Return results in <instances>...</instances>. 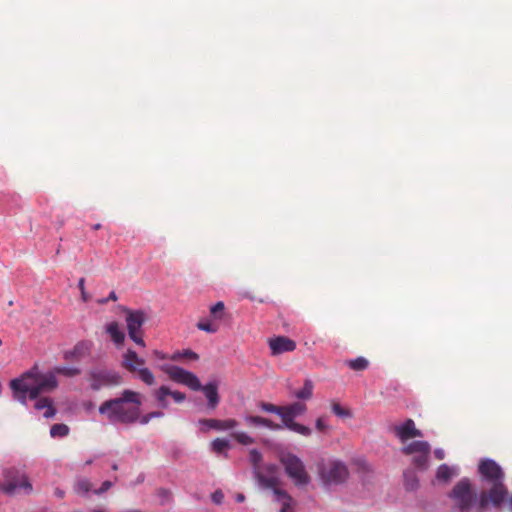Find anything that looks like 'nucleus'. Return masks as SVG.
Listing matches in <instances>:
<instances>
[{"mask_svg": "<svg viewBox=\"0 0 512 512\" xmlns=\"http://www.w3.org/2000/svg\"><path fill=\"white\" fill-rule=\"evenodd\" d=\"M9 386L12 390L13 399L24 406H27V398L35 400L34 408L43 410V417L53 418L57 410L50 397L39 398V395L45 391H52L58 386L56 376L51 373L42 374L37 366L24 372L21 376L10 381Z\"/></svg>", "mask_w": 512, "mask_h": 512, "instance_id": "1", "label": "nucleus"}, {"mask_svg": "<svg viewBox=\"0 0 512 512\" xmlns=\"http://www.w3.org/2000/svg\"><path fill=\"white\" fill-rule=\"evenodd\" d=\"M141 401L139 394L133 390L125 389L120 397L104 401L98 408L101 415L115 424H133L138 421Z\"/></svg>", "mask_w": 512, "mask_h": 512, "instance_id": "2", "label": "nucleus"}, {"mask_svg": "<svg viewBox=\"0 0 512 512\" xmlns=\"http://www.w3.org/2000/svg\"><path fill=\"white\" fill-rule=\"evenodd\" d=\"M447 497L453 502L452 512H487L491 505V498L485 491L476 493L468 477H463L456 482Z\"/></svg>", "mask_w": 512, "mask_h": 512, "instance_id": "3", "label": "nucleus"}, {"mask_svg": "<svg viewBox=\"0 0 512 512\" xmlns=\"http://www.w3.org/2000/svg\"><path fill=\"white\" fill-rule=\"evenodd\" d=\"M478 473L483 482L491 484L487 496L491 498V506L499 508L507 499L508 489L504 483L505 473L502 467L491 458L481 459L478 464Z\"/></svg>", "mask_w": 512, "mask_h": 512, "instance_id": "4", "label": "nucleus"}, {"mask_svg": "<svg viewBox=\"0 0 512 512\" xmlns=\"http://www.w3.org/2000/svg\"><path fill=\"white\" fill-rule=\"evenodd\" d=\"M0 492L7 496L29 495L33 491L32 483L23 468L11 466L2 470Z\"/></svg>", "mask_w": 512, "mask_h": 512, "instance_id": "5", "label": "nucleus"}, {"mask_svg": "<svg viewBox=\"0 0 512 512\" xmlns=\"http://www.w3.org/2000/svg\"><path fill=\"white\" fill-rule=\"evenodd\" d=\"M347 465L338 459H330L327 464L319 466V477L324 487L344 484L349 478Z\"/></svg>", "mask_w": 512, "mask_h": 512, "instance_id": "6", "label": "nucleus"}, {"mask_svg": "<svg viewBox=\"0 0 512 512\" xmlns=\"http://www.w3.org/2000/svg\"><path fill=\"white\" fill-rule=\"evenodd\" d=\"M280 462L284 467L286 475L297 487L307 486L311 482L305 464L299 456L287 453L280 457Z\"/></svg>", "mask_w": 512, "mask_h": 512, "instance_id": "7", "label": "nucleus"}, {"mask_svg": "<svg viewBox=\"0 0 512 512\" xmlns=\"http://www.w3.org/2000/svg\"><path fill=\"white\" fill-rule=\"evenodd\" d=\"M120 309L126 314V326L129 338L137 345L145 347L142 327L147 320L146 313L141 309H131L121 306Z\"/></svg>", "mask_w": 512, "mask_h": 512, "instance_id": "8", "label": "nucleus"}, {"mask_svg": "<svg viewBox=\"0 0 512 512\" xmlns=\"http://www.w3.org/2000/svg\"><path fill=\"white\" fill-rule=\"evenodd\" d=\"M90 388L99 391L102 387L117 386L123 381L121 374L117 371L107 369H93L89 372Z\"/></svg>", "mask_w": 512, "mask_h": 512, "instance_id": "9", "label": "nucleus"}, {"mask_svg": "<svg viewBox=\"0 0 512 512\" xmlns=\"http://www.w3.org/2000/svg\"><path fill=\"white\" fill-rule=\"evenodd\" d=\"M163 370L171 380L185 385L193 391L200 390L201 382L193 372L176 365H166Z\"/></svg>", "mask_w": 512, "mask_h": 512, "instance_id": "10", "label": "nucleus"}, {"mask_svg": "<svg viewBox=\"0 0 512 512\" xmlns=\"http://www.w3.org/2000/svg\"><path fill=\"white\" fill-rule=\"evenodd\" d=\"M198 425L200 426V431L206 433L210 429L217 431H227L233 429L238 426V422L235 419H199Z\"/></svg>", "mask_w": 512, "mask_h": 512, "instance_id": "11", "label": "nucleus"}, {"mask_svg": "<svg viewBox=\"0 0 512 512\" xmlns=\"http://www.w3.org/2000/svg\"><path fill=\"white\" fill-rule=\"evenodd\" d=\"M395 436L402 442L414 437H422V432L416 428L415 422L412 419H406L403 423L394 426Z\"/></svg>", "mask_w": 512, "mask_h": 512, "instance_id": "12", "label": "nucleus"}, {"mask_svg": "<svg viewBox=\"0 0 512 512\" xmlns=\"http://www.w3.org/2000/svg\"><path fill=\"white\" fill-rule=\"evenodd\" d=\"M269 348L272 355H280L294 351L296 342L286 336H277L269 340Z\"/></svg>", "mask_w": 512, "mask_h": 512, "instance_id": "13", "label": "nucleus"}, {"mask_svg": "<svg viewBox=\"0 0 512 512\" xmlns=\"http://www.w3.org/2000/svg\"><path fill=\"white\" fill-rule=\"evenodd\" d=\"M199 391H202L207 399V408L215 410L220 403V396L218 393V382L216 380L209 381L202 385Z\"/></svg>", "mask_w": 512, "mask_h": 512, "instance_id": "14", "label": "nucleus"}, {"mask_svg": "<svg viewBox=\"0 0 512 512\" xmlns=\"http://www.w3.org/2000/svg\"><path fill=\"white\" fill-rule=\"evenodd\" d=\"M306 411V404L300 401L284 405L283 414L281 415L282 424H284L287 421V419L295 421V418L302 416L303 414L306 413Z\"/></svg>", "mask_w": 512, "mask_h": 512, "instance_id": "15", "label": "nucleus"}, {"mask_svg": "<svg viewBox=\"0 0 512 512\" xmlns=\"http://www.w3.org/2000/svg\"><path fill=\"white\" fill-rule=\"evenodd\" d=\"M244 421L248 426L252 427H265L273 431H279L283 429L282 425L277 424L272 420L261 416L245 415Z\"/></svg>", "mask_w": 512, "mask_h": 512, "instance_id": "16", "label": "nucleus"}, {"mask_svg": "<svg viewBox=\"0 0 512 512\" xmlns=\"http://www.w3.org/2000/svg\"><path fill=\"white\" fill-rule=\"evenodd\" d=\"M91 345L92 344L89 341L78 342L71 350L64 351V360H79L89 352Z\"/></svg>", "mask_w": 512, "mask_h": 512, "instance_id": "17", "label": "nucleus"}, {"mask_svg": "<svg viewBox=\"0 0 512 512\" xmlns=\"http://www.w3.org/2000/svg\"><path fill=\"white\" fill-rule=\"evenodd\" d=\"M401 453L404 455H418L424 452H430L431 446L427 441L424 440H416L413 441L400 449Z\"/></svg>", "mask_w": 512, "mask_h": 512, "instance_id": "18", "label": "nucleus"}, {"mask_svg": "<svg viewBox=\"0 0 512 512\" xmlns=\"http://www.w3.org/2000/svg\"><path fill=\"white\" fill-rule=\"evenodd\" d=\"M136 364L144 365L145 360L139 357L136 351L128 349L123 355V367H125L129 372H136L139 369Z\"/></svg>", "mask_w": 512, "mask_h": 512, "instance_id": "19", "label": "nucleus"}, {"mask_svg": "<svg viewBox=\"0 0 512 512\" xmlns=\"http://www.w3.org/2000/svg\"><path fill=\"white\" fill-rule=\"evenodd\" d=\"M459 474L458 466H448L447 464H441L436 470L435 477L438 481L448 483L453 476Z\"/></svg>", "mask_w": 512, "mask_h": 512, "instance_id": "20", "label": "nucleus"}, {"mask_svg": "<svg viewBox=\"0 0 512 512\" xmlns=\"http://www.w3.org/2000/svg\"><path fill=\"white\" fill-rule=\"evenodd\" d=\"M274 500L281 504L280 512H293L295 501L285 490H276Z\"/></svg>", "mask_w": 512, "mask_h": 512, "instance_id": "21", "label": "nucleus"}, {"mask_svg": "<svg viewBox=\"0 0 512 512\" xmlns=\"http://www.w3.org/2000/svg\"><path fill=\"white\" fill-rule=\"evenodd\" d=\"M314 384L309 378L304 380L303 387L299 390L291 391L290 396L300 401L310 400L313 396Z\"/></svg>", "mask_w": 512, "mask_h": 512, "instance_id": "22", "label": "nucleus"}, {"mask_svg": "<svg viewBox=\"0 0 512 512\" xmlns=\"http://www.w3.org/2000/svg\"><path fill=\"white\" fill-rule=\"evenodd\" d=\"M105 331L109 334L115 345L119 346L124 343L125 333L120 329L118 322L112 321L106 324Z\"/></svg>", "mask_w": 512, "mask_h": 512, "instance_id": "23", "label": "nucleus"}, {"mask_svg": "<svg viewBox=\"0 0 512 512\" xmlns=\"http://www.w3.org/2000/svg\"><path fill=\"white\" fill-rule=\"evenodd\" d=\"M20 202V197L17 195L1 193L0 194V213H4L6 211L12 210L14 207L18 206Z\"/></svg>", "mask_w": 512, "mask_h": 512, "instance_id": "24", "label": "nucleus"}, {"mask_svg": "<svg viewBox=\"0 0 512 512\" xmlns=\"http://www.w3.org/2000/svg\"><path fill=\"white\" fill-rule=\"evenodd\" d=\"M255 477L261 486L266 489H271L274 495L276 490H282L278 487L280 479L277 476L267 477L259 472H256Z\"/></svg>", "mask_w": 512, "mask_h": 512, "instance_id": "25", "label": "nucleus"}, {"mask_svg": "<svg viewBox=\"0 0 512 512\" xmlns=\"http://www.w3.org/2000/svg\"><path fill=\"white\" fill-rule=\"evenodd\" d=\"M281 425L283 426V428L298 433L305 437H309L312 434V429L310 427L303 425L301 423H297L291 419H287V421Z\"/></svg>", "mask_w": 512, "mask_h": 512, "instance_id": "26", "label": "nucleus"}, {"mask_svg": "<svg viewBox=\"0 0 512 512\" xmlns=\"http://www.w3.org/2000/svg\"><path fill=\"white\" fill-rule=\"evenodd\" d=\"M404 487L407 491H416L419 487V478L415 471L408 469L403 473Z\"/></svg>", "mask_w": 512, "mask_h": 512, "instance_id": "27", "label": "nucleus"}, {"mask_svg": "<svg viewBox=\"0 0 512 512\" xmlns=\"http://www.w3.org/2000/svg\"><path fill=\"white\" fill-rule=\"evenodd\" d=\"M92 490V484L87 478H79L75 482L74 491L76 494L81 496H88L89 492Z\"/></svg>", "mask_w": 512, "mask_h": 512, "instance_id": "28", "label": "nucleus"}, {"mask_svg": "<svg viewBox=\"0 0 512 512\" xmlns=\"http://www.w3.org/2000/svg\"><path fill=\"white\" fill-rule=\"evenodd\" d=\"M170 388L163 385L155 391V398L161 408L166 409L169 406L167 396H169Z\"/></svg>", "mask_w": 512, "mask_h": 512, "instance_id": "29", "label": "nucleus"}, {"mask_svg": "<svg viewBox=\"0 0 512 512\" xmlns=\"http://www.w3.org/2000/svg\"><path fill=\"white\" fill-rule=\"evenodd\" d=\"M70 428L64 423H57L51 426L50 436L52 438H64L69 434Z\"/></svg>", "mask_w": 512, "mask_h": 512, "instance_id": "30", "label": "nucleus"}, {"mask_svg": "<svg viewBox=\"0 0 512 512\" xmlns=\"http://www.w3.org/2000/svg\"><path fill=\"white\" fill-rule=\"evenodd\" d=\"M54 375L59 374L65 377H74L81 373L80 368L78 367H69V366H56L54 368V372H52Z\"/></svg>", "mask_w": 512, "mask_h": 512, "instance_id": "31", "label": "nucleus"}, {"mask_svg": "<svg viewBox=\"0 0 512 512\" xmlns=\"http://www.w3.org/2000/svg\"><path fill=\"white\" fill-rule=\"evenodd\" d=\"M429 454L430 452H424L415 455L412 459V464L420 470H426L428 468Z\"/></svg>", "mask_w": 512, "mask_h": 512, "instance_id": "32", "label": "nucleus"}, {"mask_svg": "<svg viewBox=\"0 0 512 512\" xmlns=\"http://www.w3.org/2000/svg\"><path fill=\"white\" fill-rule=\"evenodd\" d=\"M258 407L261 411L275 414L281 418V415L283 414V406H277L272 403L268 402H260L258 404Z\"/></svg>", "mask_w": 512, "mask_h": 512, "instance_id": "33", "label": "nucleus"}, {"mask_svg": "<svg viewBox=\"0 0 512 512\" xmlns=\"http://www.w3.org/2000/svg\"><path fill=\"white\" fill-rule=\"evenodd\" d=\"M349 368H351L352 370H355V371H361V370H365L368 365H369V362L366 358L362 357V356H359L355 359H351L347 362Z\"/></svg>", "mask_w": 512, "mask_h": 512, "instance_id": "34", "label": "nucleus"}, {"mask_svg": "<svg viewBox=\"0 0 512 512\" xmlns=\"http://www.w3.org/2000/svg\"><path fill=\"white\" fill-rule=\"evenodd\" d=\"M136 372H138L139 379L146 385L151 386L155 383L154 374L150 371V369L142 367L139 368Z\"/></svg>", "mask_w": 512, "mask_h": 512, "instance_id": "35", "label": "nucleus"}, {"mask_svg": "<svg viewBox=\"0 0 512 512\" xmlns=\"http://www.w3.org/2000/svg\"><path fill=\"white\" fill-rule=\"evenodd\" d=\"M212 450L215 453H222L224 450L228 449L230 447V442L228 439L224 438H216L211 443Z\"/></svg>", "mask_w": 512, "mask_h": 512, "instance_id": "36", "label": "nucleus"}, {"mask_svg": "<svg viewBox=\"0 0 512 512\" xmlns=\"http://www.w3.org/2000/svg\"><path fill=\"white\" fill-rule=\"evenodd\" d=\"M180 358H188L190 360H198L199 355L196 352L192 351L191 349H184L182 351H177L171 357V359L174 361H176Z\"/></svg>", "mask_w": 512, "mask_h": 512, "instance_id": "37", "label": "nucleus"}, {"mask_svg": "<svg viewBox=\"0 0 512 512\" xmlns=\"http://www.w3.org/2000/svg\"><path fill=\"white\" fill-rule=\"evenodd\" d=\"M224 302L218 301L210 307V314L214 319L221 320L224 317Z\"/></svg>", "mask_w": 512, "mask_h": 512, "instance_id": "38", "label": "nucleus"}, {"mask_svg": "<svg viewBox=\"0 0 512 512\" xmlns=\"http://www.w3.org/2000/svg\"><path fill=\"white\" fill-rule=\"evenodd\" d=\"M196 326L199 330L207 332V333H211V334L216 333L218 331V327L211 324L208 319L200 320Z\"/></svg>", "mask_w": 512, "mask_h": 512, "instance_id": "39", "label": "nucleus"}, {"mask_svg": "<svg viewBox=\"0 0 512 512\" xmlns=\"http://www.w3.org/2000/svg\"><path fill=\"white\" fill-rule=\"evenodd\" d=\"M236 441L242 445H251L255 442L254 438L246 432H236L233 434Z\"/></svg>", "mask_w": 512, "mask_h": 512, "instance_id": "40", "label": "nucleus"}, {"mask_svg": "<svg viewBox=\"0 0 512 512\" xmlns=\"http://www.w3.org/2000/svg\"><path fill=\"white\" fill-rule=\"evenodd\" d=\"M331 410L332 412L340 417V418H349L351 417V412L347 409H344L340 404L338 403H333L332 406H331Z\"/></svg>", "mask_w": 512, "mask_h": 512, "instance_id": "41", "label": "nucleus"}, {"mask_svg": "<svg viewBox=\"0 0 512 512\" xmlns=\"http://www.w3.org/2000/svg\"><path fill=\"white\" fill-rule=\"evenodd\" d=\"M164 416V413L162 411H152L149 412L142 417L138 418L141 425L148 424L152 419L154 418H161Z\"/></svg>", "mask_w": 512, "mask_h": 512, "instance_id": "42", "label": "nucleus"}, {"mask_svg": "<svg viewBox=\"0 0 512 512\" xmlns=\"http://www.w3.org/2000/svg\"><path fill=\"white\" fill-rule=\"evenodd\" d=\"M262 453L260 450L253 448L249 451V461L254 467H257L262 461Z\"/></svg>", "mask_w": 512, "mask_h": 512, "instance_id": "43", "label": "nucleus"}, {"mask_svg": "<svg viewBox=\"0 0 512 512\" xmlns=\"http://www.w3.org/2000/svg\"><path fill=\"white\" fill-rule=\"evenodd\" d=\"M114 482L113 481H110V480H105L102 485L100 486V488L98 489H95L93 490V493L95 495H102L104 494L105 492H107L112 486H113Z\"/></svg>", "mask_w": 512, "mask_h": 512, "instance_id": "44", "label": "nucleus"}, {"mask_svg": "<svg viewBox=\"0 0 512 512\" xmlns=\"http://www.w3.org/2000/svg\"><path fill=\"white\" fill-rule=\"evenodd\" d=\"M211 501L216 505H221L224 501V493L221 489L215 490L211 494Z\"/></svg>", "mask_w": 512, "mask_h": 512, "instance_id": "45", "label": "nucleus"}, {"mask_svg": "<svg viewBox=\"0 0 512 512\" xmlns=\"http://www.w3.org/2000/svg\"><path fill=\"white\" fill-rule=\"evenodd\" d=\"M79 290H80V293H81V299L83 300V302H87L89 300V295L88 293L86 292V289H85V279L84 278H80L79 281H78V284H77Z\"/></svg>", "mask_w": 512, "mask_h": 512, "instance_id": "46", "label": "nucleus"}, {"mask_svg": "<svg viewBox=\"0 0 512 512\" xmlns=\"http://www.w3.org/2000/svg\"><path fill=\"white\" fill-rule=\"evenodd\" d=\"M169 396H171L176 403H182L186 400L185 393L180 392V391H171L170 390Z\"/></svg>", "mask_w": 512, "mask_h": 512, "instance_id": "47", "label": "nucleus"}, {"mask_svg": "<svg viewBox=\"0 0 512 512\" xmlns=\"http://www.w3.org/2000/svg\"><path fill=\"white\" fill-rule=\"evenodd\" d=\"M315 427L319 431H325L329 428V425L325 422L322 417H319L315 421Z\"/></svg>", "mask_w": 512, "mask_h": 512, "instance_id": "48", "label": "nucleus"}, {"mask_svg": "<svg viewBox=\"0 0 512 512\" xmlns=\"http://www.w3.org/2000/svg\"><path fill=\"white\" fill-rule=\"evenodd\" d=\"M434 456H435L436 459L442 460L445 457V452H444V450L442 448H436L434 450Z\"/></svg>", "mask_w": 512, "mask_h": 512, "instance_id": "49", "label": "nucleus"}, {"mask_svg": "<svg viewBox=\"0 0 512 512\" xmlns=\"http://www.w3.org/2000/svg\"><path fill=\"white\" fill-rule=\"evenodd\" d=\"M54 495L58 498H63L65 496V492L60 488H56L54 491Z\"/></svg>", "mask_w": 512, "mask_h": 512, "instance_id": "50", "label": "nucleus"}, {"mask_svg": "<svg viewBox=\"0 0 512 512\" xmlns=\"http://www.w3.org/2000/svg\"><path fill=\"white\" fill-rule=\"evenodd\" d=\"M108 301H116L118 299L115 291H111L107 297Z\"/></svg>", "mask_w": 512, "mask_h": 512, "instance_id": "51", "label": "nucleus"}, {"mask_svg": "<svg viewBox=\"0 0 512 512\" xmlns=\"http://www.w3.org/2000/svg\"><path fill=\"white\" fill-rule=\"evenodd\" d=\"M266 469L270 473H275L277 471L278 467L275 464H269V465H267Z\"/></svg>", "mask_w": 512, "mask_h": 512, "instance_id": "52", "label": "nucleus"}, {"mask_svg": "<svg viewBox=\"0 0 512 512\" xmlns=\"http://www.w3.org/2000/svg\"><path fill=\"white\" fill-rule=\"evenodd\" d=\"M235 500H236V502L241 503V502H243V501L245 500V495H244V494H242V493H238V494L235 496Z\"/></svg>", "mask_w": 512, "mask_h": 512, "instance_id": "53", "label": "nucleus"}, {"mask_svg": "<svg viewBox=\"0 0 512 512\" xmlns=\"http://www.w3.org/2000/svg\"><path fill=\"white\" fill-rule=\"evenodd\" d=\"M154 355H155L157 358H159V359H165V358H166V355H165L163 352L158 351V350H155V351H154Z\"/></svg>", "mask_w": 512, "mask_h": 512, "instance_id": "54", "label": "nucleus"}, {"mask_svg": "<svg viewBox=\"0 0 512 512\" xmlns=\"http://www.w3.org/2000/svg\"><path fill=\"white\" fill-rule=\"evenodd\" d=\"M108 302H109V301H108L107 297H106V298H101V299H98V300H97V303H98V304H101V305H104V304H106V303H108Z\"/></svg>", "mask_w": 512, "mask_h": 512, "instance_id": "55", "label": "nucleus"}, {"mask_svg": "<svg viewBox=\"0 0 512 512\" xmlns=\"http://www.w3.org/2000/svg\"><path fill=\"white\" fill-rule=\"evenodd\" d=\"M100 228H101V224H100V223H97V224L92 225V229H93V230H98V229H100Z\"/></svg>", "mask_w": 512, "mask_h": 512, "instance_id": "56", "label": "nucleus"}, {"mask_svg": "<svg viewBox=\"0 0 512 512\" xmlns=\"http://www.w3.org/2000/svg\"><path fill=\"white\" fill-rule=\"evenodd\" d=\"M507 504H508V507L512 510V496L507 499Z\"/></svg>", "mask_w": 512, "mask_h": 512, "instance_id": "57", "label": "nucleus"}, {"mask_svg": "<svg viewBox=\"0 0 512 512\" xmlns=\"http://www.w3.org/2000/svg\"><path fill=\"white\" fill-rule=\"evenodd\" d=\"M111 468H112V470L117 471L119 467H118L117 463H113Z\"/></svg>", "mask_w": 512, "mask_h": 512, "instance_id": "58", "label": "nucleus"}, {"mask_svg": "<svg viewBox=\"0 0 512 512\" xmlns=\"http://www.w3.org/2000/svg\"><path fill=\"white\" fill-rule=\"evenodd\" d=\"M91 463H92V460H87V461H86V464H87V465H90Z\"/></svg>", "mask_w": 512, "mask_h": 512, "instance_id": "59", "label": "nucleus"}, {"mask_svg": "<svg viewBox=\"0 0 512 512\" xmlns=\"http://www.w3.org/2000/svg\"><path fill=\"white\" fill-rule=\"evenodd\" d=\"M92 512H101L100 510H93Z\"/></svg>", "mask_w": 512, "mask_h": 512, "instance_id": "60", "label": "nucleus"}]
</instances>
